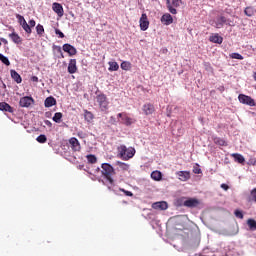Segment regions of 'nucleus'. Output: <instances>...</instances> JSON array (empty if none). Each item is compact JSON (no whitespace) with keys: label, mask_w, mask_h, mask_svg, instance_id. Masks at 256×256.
Returning a JSON list of instances; mask_svg holds the SVG:
<instances>
[{"label":"nucleus","mask_w":256,"mask_h":256,"mask_svg":"<svg viewBox=\"0 0 256 256\" xmlns=\"http://www.w3.org/2000/svg\"><path fill=\"white\" fill-rule=\"evenodd\" d=\"M44 123H45V125H47V127L53 126V123H51V121H49V120H45Z\"/></svg>","instance_id":"52"},{"label":"nucleus","mask_w":256,"mask_h":256,"mask_svg":"<svg viewBox=\"0 0 256 256\" xmlns=\"http://www.w3.org/2000/svg\"><path fill=\"white\" fill-rule=\"evenodd\" d=\"M68 73H70V75L77 73V60L76 59H70L69 64H68Z\"/></svg>","instance_id":"14"},{"label":"nucleus","mask_w":256,"mask_h":256,"mask_svg":"<svg viewBox=\"0 0 256 256\" xmlns=\"http://www.w3.org/2000/svg\"><path fill=\"white\" fill-rule=\"evenodd\" d=\"M94 118H95V116L93 115V113L91 111L84 110L85 121H88V123H91V121H93Z\"/></svg>","instance_id":"26"},{"label":"nucleus","mask_w":256,"mask_h":256,"mask_svg":"<svg viewBox=\"0 0 256 256\" xmlns=\"http://www.w3.org/2000/svg\"><path fill=\"white\" fill-rule=\"evenodd\" d=\"M153 209H160V211H165L168 209L169 205L165 201L155 202L152 205Z\"/></svg>","instance_id":"16"},{"label":"nucleus","mask_w":256,"mask_h":256,"mask_svg":"<svg viewBox=\"0 0 256 256\" xmlns=\"http://www.w3.org/2000/svg\"><path fill=\"white\" fill-rule=\"evenodd\" d=\"M86 159L88 161V163H91L92 165L97 163V156L93 155V154H89L86 156Z\"/></svg>","instance_id":"36"},{"label":"nucleus","mask_w":256,"mask_h":256,"mask_svg":"<svg viewBox=\"0 0 256 256\" xmlns=\"http://www.w3.org/2000/svg\"><path fill=\"white\" fill-rule=\"evenodd\" d=\"M11 77L17 83H22L23 81V79L21 78V75H19V73H17V71L15 70H11Z\"/></svg>","instance_id":"25"},{"label":"nucleus","mask_w":256,"mask_h":256,"mask_svg":"<svg viewBox=\"0 0 256 256\" xmlns=\"http://www.w3.org/2000/svg\"><path fill=\"white\" fill-rule=\"evenodd\" d=\"M118 157L123 161H129V159H133L135 157V148L128 147L125 144H121L117 147Z\"/></svg>","instance_id":"2"},{"label":"nucleus","mask_w":256,"mask_h":256,"mask_svg":"<svg viewBox=\"0 0 256 256\" xmlns=\"http://www.w3.org/2000/svg\"><path fill=\"white\" fill-rule=\"evenodd\" d=\"M213 141L215 145H219L220 147H227V142L223 138L215 137Z\"/></svg>","instance_id":"27"},{"label":"nucleus","mask_w":256,"mask_h":256,"mask_svg":"<svg viewBox=\"0 0 256 256\" xmlns=\"http://www.w3.org/2000/svg\"><path fill=\"white\" fill-rule=\"evenodd\" d=\"M109 71H119V64L117 62H108Z\"/></svg>","instance_id":"32"},{"label":"nucleus","mask_w":256,"mask_h":256,"mask_svg":"<svg viewBox=\"0 0 256 256\" xmlns=\"http://www.w3.org/2000/svg\"><path fill=\"white\" fill-rule=\"evenodd\" d=\"M62 49L65 53H68L70 57H73V55H77V49L71 44H64L62 46Z\"/></svg>","instance_id":"12"},{"label":"nucleus","mask_w":256,"mask_h":256,"mask_svg":"<svg viewBox=\"0 0 256 256\" xmlns=\"http://www.w3.org/2000/svg\"><path fill=\"white\" fill-rule=\"evenodd\" d=\"M120 67L123 71H131L132 64L129 61H123Z\"/></svg>","instance_id":"28"},{"label":"nucleus","mask_w":256,"mask_h":256,"mask_svg":"<svg viewBox=\"0 0 256 256\" xmlns=\"http://www.w3.org/2000/svg\"><path fill=\"white\" fill-rule=\"evenodd\" d=\"M55 34L58 35L60 39H63L65 37V34L59 29H55Z\"/></svg>","instance_id":"45"},{"label":"nucleus","mask_w":256,"mask_h":256,"mask_svg":"<svg viewBox=\"0 0 256 256\" xmlns=\"http://www.w3.org/2000/svg\"><path fill=\"white\" fill-rule=\"evenodd\" d=\"M247 225L250 229V231H256V220L253 218H250L247 220Z\"/></svg>","instance_id":"29"},{"label":"nucleus","mask_w":256,"mask_h":256,"mask_svg":"<svg viewBox=\"0 0 256 256\" xmlns=\"http://www.w3.org/2000/svg\"><path fill=\"white\" fill-rule=\"evenodd\" d=\"M238 101L239 103H242V105H248L249 107H255V99H253L251 96H247L245 94H239L238 95Z\"/></svg>","instance_id":"7"},{"label":"nucleus","mask_w":256,"mask_h":256,"mask_svg":"<svg viewBox=\"0 0 256 256\" xmlns=\"http://www.w3.org/2000/svg\"><path fill=\"white\" fill-rule=\"evenodd\" d=\"M177 204L180 207H188L189 209H195V207H199L201 202L197 198H180L177 200Z\"/></svg>","instance_id":"3"},{"label":"nucleus","mask_w":256,"mask_h":256,"mask_svg":"<svg viewBox=\"0 0 256 256\" xmlns=\"http://www.w3.org/2000/svg\"><path fill=\"white\" fill-rule=\"evenodd\" d=\"M77 137H79V139H85V138H87V133H85L83 131H78Z\"/></svg>","instance_id":"44"},{"label":"nucleus","mask_w":256,"mask_h":256,"mask_svg":"<svg viewBox=\"0 0 256 256\" xmlns=\"http://www.w3.org/2000/svg\"><path fill=\"white\" fill-rule=\"evenodd\" d=\"M45 107H53V105H57V100L53 98V96L47 97L44 101Z\"/></svg>","instance_id":"22"},{"label":"nucleus","mask_w":256,"mask_h":256,"mask_svg":"<svg viewBox=\"0 0 256 256\" xmlns=\"http://www.w3.org/2000/svg\"><path fill=\"white\" fill-rule=\"evenodd\" d=\"M161 23H163V25H171L173 23V16L169 13L164 14L161 17Z\"/></svg>","instance_id":"17"},{"label":"nucleus","mask_w":256,"mask_h":256,"mask_svg":"<svg viewBox=\"0 0 256 256\" xmlns=\"http://www.w3.org/2000/svg\"><path fill=\"white\" fill-rule=\"evenodd\" d=\"M123 125H126L127 127L133 125L135 123V120L131 117H128L127 114L122 118Z\"/></svg>","instance_id":"23"},{"label":"nucleus","mask_w":256,"mask_h":256,"mask_svg":"<svg viewBox=\"0 0 256 256\" xmlns=\"http://www.w3.org/2000/svg\"><path fill=\"white\" fill-rule=\"evenodd\" d=\"M193 173H195L196 175L201 174V168H199V167L194 168Z\"/></svg>","instance_id":"48"},{"label":"nucleus","mask_w":256,"mask_h":256,"mask_svg":"<svg viewBox=\"0 0 256 256\" xmlns=\"http://www.w3.org/2000/svg\"><path fill=\"white\" fill-rule=\"evenodd\" d=\"M180 181H189L191 179V173L189 171H178L176 173Z\"/></svg>","instance_id":"15"},{"label":"nucleus","mask_w":256,"mask_h":256,"mask_svg":"<svg viewBox=\"0 0 256 256\" xmlns=\"http://www.w3.org/2000/svg\"><path fill=\"white\" fill-rule=\"evenodd\" d=\"M231 157H233V159L236 163H240L241 165H243L245 163V157H243V155H241L239 153L231 154Z\"/></svg>","instance_id":"21"},{"label":"nucleus","mask_w":256,"mask_h":256,"mask_svg":"<svg viewBox=\"0 0 256 256\" xmlns=\"http://www.w3.org/2000/svg\"><path fill=\"white\" fill-rule=\"evenodd\" d=\"M36 33L37 35H39V37H43V33H45V28L43 27V25L38 24L36 26Z\"/></svg>","instance_id":"35"},{"label":"nucleus","mask_w":256,"mask_h":256,"mask_svg":"<svg viewBox=\"0 0 256 256\" xmlns=\"http://www.w3.org/2000/svg\"><path fill=\"white\" fill-rule=\"evenodd\" d=\"M244 13L245 15H247V17H253L255 15V10L253 9V7H246Z\"/></svg>","instance_id":"34"},{"label":"nucleus","mask_w":256,"mask_h":256,"mask_svg":"<svg viewBox=\"0 0 256 256\" xmlns=\"http://www.w3.org/2000/svg\"><path fill=\"white\" fill-rule=\"evenodd\" d=\"M35 103L33 97L25 96L22 97L19 101L20 107H31Z\"/></svg>","instance_id":"9"},{"label":"nucleus","mask_w":256,"mask_h":256,"mask_svg":"<svg viewBox=\"0 0 256 256\" xmlns=\"http://www.w3.org/2000/svg\"><path fill=\"white\" fill-rule=\"evenodd\" d=\"M184 4L183 0H166V7L172 15H177V9Z\"/></svg>","instance_id":"4"},{"label":"nucleus","mask_w":256,"mask_h":256,"mask_svg":"<svg viewBox=\"0 0 256 256\" xmlns=\"http://www.w3.org/2000/svg\"><path fill=\"white\" fill-rule=\"evenodd\" d=\"M230 59H238L239 61H243V55L239 53L230 54Z\"/></svg>","instance_id":"41"},{"label":"nucleus","mask_w":256,"mask_h":256,"mask_svg":"<svg viewBox=\"0 0 256 256\" xmlns=\"http://www.w3.org/2000/svg\"><path fill=\"white\" fill-rule=\"evenodd\" d=\"M0 111H5L6 113H13L14 109L7 102H0Z\"/></svg>","instance_id":"18"},{"label":"nucleus","mask_w":256,"mask_h":256,"mask_svg":"<svg viewBox=\"0 0 256 256\" xmlns=\"http://www.w3.org/2000/svg\"><path fill=\"white\" fill-rule=\"evenodd\" d=\"M16 19H18V23L22 26L23 23H27V20H25V17H23L20 14H16Z\"/></svg>","instance_id":"42"},{"label":"nucleus","mask_w":256,"mask_h":256,"mask_svg":"<svg viewBox=\"0 0 256 256\" xmlns=\"http://www.w3.org/2000/svg\"><path fill=\"white\" fill-rule=\"evenodd\" d=\"M253 77H254V80L256 81V72L254 73Z\"/></svg>","instance_id":"54"},{"label":"nucleus","mask_w":256,"mask_h":256,"mask_svg":"<svg viewBox=\"0 0 256 256\" xmlns=\"http://www.w3.org/2000/svg\"><path fill=\"white\" fill-rule=\"evenodd\" d=\"M234 215H235L236 217H238V219H243V212H241V211H239V210H236V211L234 212Z\"/></svg>","instance_id":"46"},{"label":"nucleus","mask_w":256,"mask_h":256,"mask_svg":"<svg viewBox=\"0 0 256 256\" xmlns=\"http://www.w3.org/2000/svg\"><path fill=\"white\" fill-rule=\"evenodd\" d=\"M116 165L119 167V169L121 171H127L129 169V167H130L129 164L121 162V161H117Z\"/></svg>","instance_id":"30"},{"label":"nucleus","mask_w":256,"mask_h":256,"mask_svg":"<svg viewBox=\"0 0 256 256\" xmlns=\"http://www.w3.org/2000/svg\"><path fill=\"white\" fill-rule=\"evenodd\" d=\"M101 173L104 176V179H106L107 183L109 185H114L115 184V175H117V172H115V168L111 166L109 163H103L101 165Z\"/></svg>","instance_id":"1"},{"label":"nucleus","mask_w":256,"mask_h":256,"mask_svg":"<svg viewBox=\"0 0 256 256\" xmlns=\"http://www.w3.org/2000/svg\"><path fill=\"white\" fill-rule=\"evenodd\" d=\"M69 145L72 149V151L79 152L81 151V143H79V140L75 137H72L69 139Z\"/></svg>","instance_id":"10"},{"label":"nucleus","mask_w":256,"mask_h":256,"mask_svg":"<svg viewBox=\"0 0 256 256\" xmlns=\"http://www.w3.org/2000/svg\"><path fill=\"white\" fill-rule=\"evenodd\" d=\"M21 27H22V29H24V31H25V33H27V35H31V33H33L31 26L29 24H27V22H24Z\"/></svg>","instance_id":"33"},{"label":"nucleus","mask_w":256,"mask_h":256,"mask_svg":"<svg viewBox=\"0 0 256 256\" xmlns=\"http://www.w3.org/2000/svg\"><path fill=\"white\" fill-rule=\"evenodd\" d=\"M28 25L30 26L31 29H33V27H35V25H37V23L35 22V20L32 19L28 22Z\"/></svg>","instance_id":"47"},{"label":"nucleus","mask_w":256,"mask_h":256,"mask_svg":"<svg viewBox=\"0 0 256 256\" xmlns=\"http://www.w3.org/2000/svg\"><path fill=\"white\" fill-rule=\"evenodd\" d=\"M248 201L249 202H254V203H256V188H253L252 190H251V192H250V195H249V197H248Z\"/></svg>","instance_id":"37"},{"label":"nucleus","mask_w":256,"mask_h":256,"mask_svg":"<svg viewBox=\"0 0 256 256\" xmlns=\"http://www.w3.org/2000/svg\"><path fill=\"white\" fill-rule=\"evenodd\" d=\"M119 191L124 193V195H126V197H133V192H131V191L125 190L123 188H120Z\"/></svg>","instance_id":"43"},{"label":"nucleus","mask_w":256,"mask_h":256,"mask_svg":"<svg viewBox=\"0 0 256 256\" xmlns=\"http://www.w3.org/2000/svg\"><path fill=\"white\" fill-rule=\"evenodd\" d=\"M61 119H63V113L61 112H56L52 118L54 123H61Z\"/></svg>","instance_id":"31"},{"label":"nucleus","mask_w":256,"mask_h":256,"mask_svg":"<svg viewBox=\"0 0 256 256\" xmlns=\"http://www.w3.org/2000/svg\"><path fill=\"white\" fill-rule=\"evenodd\" d=\"M52 9L54 13L58 15V17H63V15H65V10H63V5H61L60 3L54 2L52 4Z\"/></svg>","instance_id":"11"},{"label":"nucleus","mask_w":256,"mask_h":256,"mask_svg":"<svg viewBox=\"0 0 256 256\" xmlns=\"http://www.w3.org/2000/svg\"><path fill=\"white\" fill-rule=\"evenodd\" d=\"M139 23L141 31H147L149 29V19L147 18V14L143 13L141 15Z\"/></svg>","instance_id":"8"},{"label":"nucleus","mask_w":256,"mask_h":256,"mask_svg":"<svg viewBox=\"0 0 256 256\" xmlns=\"http://www.w3.org/2000/svg\"><path fill=\"white\" fill-rule=\"evenodd\" d=\"M211 25H213V27L216 29H223L224 25L231 26L233 24H231V21H229V19H227L225 16H218Z\"/></svg>","instance_id":"6"},{"label":"nucleus","mask_w":256,"mask_h":256,"mask_svg":"<svg viewBox=\"0 0 256 256\" xmlns=\"http://www.w3.org/2000/svg\"><path fill=\"white\" fill-rule=\"evenodd\" d=\"M31 81H33V83H39V77H37V76H32V77H31Z\"/></svg>","instance_id":"49"},{"label":"nucleus","mask_w":256,"mask_h":256,"mask_svg":"<svg viewBox=\"0 0 256 256\" xmlns=\"http://www.w3.org/2000/svg\"><path fill=\"white\" fill-rule=\"evenodd\" d=\"M151 178L154 181H161V179H163V174H161V171L156 170L151 173Z\"/></svg>","instance_id":"24"},{"label":"nucleus","mask_w":256,"mask_h":256,"mask_svg":"<svg viewBox=\"0 0 256 256\" xmlns=\"http://www.w3.org/2000/svg\"><path fill=\"white\" fill-rule=\"evenodd\" d=\"M1 41H2V43H4L5 45H7V39H5V38H1Z\"/></svg>","instance_id":"53"},{"label":"nucleus","mask_w":256,"mask_h":256,"mask_svg":"<svg viewBox=\"0 0 256 256\" xmlns=\"http://www.w3.org/2000/svg\"><path fill=\"white\" fill-rule=\"evenodd\" d=\"M53 50L57 51V53L60 54L59 56L60 59H65V55H63V50L61 49V46L54 45Z\"/></svg>","instance_id":"38"},{"label":"nucleus","mask_w":256,"mask_h":256,"mask_svg":"<svg viewBox=\"0 0 256 256\" xmlns=\"http://www.w3.org/2000/svg\"><path fill=\"white\" fill-rule=\"evenodd\" d=\"M36 141H37L38 143H47V136H45V134L39 135V136L36 138Z\"/></svg>","instance_id":"40"},{"label":"nucleus","mask_w":256,"mask_h":256,"mask_svg":"<svg viewBox=\"0 0 256 256\" xmlns=\"http://www.w3.org/2000/svg\"><path fill=\"white\" fill-rule=\"evenodd\" d=\"M209 41H211V43H217L218 45H221V43H223V37H221L219 34H214L210 36Z\"/></svg>","instance_id":"20"},{"label":"nucleus","mask_w":256,"mask_h":256,"mask_svg":"<svg viewBox=\"0 0 256 256\" xmlns=\"http://www.w3.org/2000/svg\"><path fill=\"white\" fill-rule=\"evenodd\" d=\"M96 101L99 105L100 111L107 113L109 111V101L107 100V95L99 94L96 96Z\"/></svg>","instance_id":"5"},{"label":"nucleus","mask_w":256,"mask_h":256,"mask_svg":"<svg viewBox=\"0 0 256 256\" xmlns=\"http://www.w3.org/2000/svg\"><path fill=\"white\" fill-rule=\"evenodd\" d=\"M221 189H223L224 191H228L229 190V185L221 184Z\"/></svg>","instance_id":"50"},{"label":"nucleus","mask_w":256,"mask_h":256,"mask_svg":"<svg viewBox=\"0 0 256 256\" xmlns=\"http://www.w3.org/2000/svg\"><path fill=\"white\" fill-rule=\"evenodd\" d=\"M126 114H127V113H125V112L118 113L117 117H119L120 119L123 120V118L125 117Z\"/></svg>","instance_id":"51"},{"label":"nucleus","mask_w":256,"mask_h":256,"mask_svg":"<svg viewBox=\"0 0 256 256\" xmlns=\"http://www.w3.org/2000/svg\"><path fill=\"white\" fill-rule=\"evenodd\" d=\"M0 61L6 65L7 67H9V65H11V62L9 61V58H7L6 56H4L3 54L0 53Z\"/></svg>","instance_id":"39"},{"label":"nucleus","mask_w":256,"mask_h":256,"mask_svg":"<svg viewBox=\"0 0 256 256\" xmlns=\"http://www.w3.org/2000/svg\"><path fill=\"white\" fill-rule=\"evenodd\" d=\"M9 37L11 38V41H13V43H15L16 45H21L23 41L21 39V36H19V34H17L16 32H12L11 34H9Z\"/></svg>","instance_id":"19"},{"label":"nucleus","mask_w":256,"mask_h":256,"mask_svg":"<svg viewBox=\"0 0 256 256\" xmlns=\"http://www.w3.org/2000/svg\"><path fill=\"white\" fill-rule=\"evenodd\" d=\"M144 115H153L155 113V106L151 103H146L142 106Z\"/></svg>","instance_id":"13"}]
</instances>
